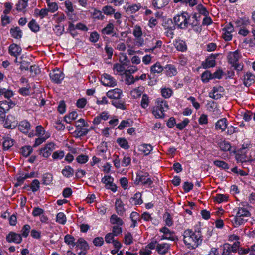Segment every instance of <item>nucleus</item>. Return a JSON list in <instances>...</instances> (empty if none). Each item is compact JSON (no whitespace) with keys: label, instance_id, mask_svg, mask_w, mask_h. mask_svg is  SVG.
Returning <instances> with one entry per match:
<instances>
[{"label":"nucleus","instance_id":"nucleus-7","mask_svg":"<svg viewBox=\"0 0 255 255\" xmlns=\"http://www.w3.org/2000/svg\"><path fill=\"white\" fill-rule=\"evenodd\" d=\"M101 82L105 86L114 87L117 84L116 80L110 75L106 73L101 76Z\"/></svg>","mask_w":255,"mask_h":255},{"label":"nucleus","instance_id":"nucleus-45","mask_svg":"<svg viewBox=\"0 0 255 255\" xmlns=\"http://www.w3.org/2000/svg\"><path fill=\"white\" fill-rule=\"evenodd\" d=\"M164 68L159 63H156L151 67V71L153 73H160L163 71Z\"/></svg>","mask_w":255,"mask_h":255},{"label":"nucleus","instance_id":"nucleus-32","mask_svg":"<svg viewBox=\"0 0 255 255\" xmlns=\"http://www.w3.org/2000/svg\"><path fill=\"white\" fill-rule=\"evenodd\" d=\"M189 25H191L193 29L196 32H200L201 28L200 26V22L198 20L191 19L189 21Z\"/></svg>","mask_w":255,"mask_h":255},{"label":"nucleus","instance_id":"nucleus-3","mask_svg":"<svg viewBox=\"0 0 255 255\" xmlns=\"http://www.w3.org/2000/svg\"><path fill=\"white\" fill-rule=\"evenodd\" d=\"M250 212L247 209L243 207L238 208V212L234 218V223L235 226H239L246 222L247 219L245 218L250 216Z\"/></svg>","mask_w":255,"mask_h":255},{"label":"nucleus","instance_id":"nucleus-48","mask_svg":"<svg viewBox=\"0 0 255 255\" xmlns=\"http://www.w3.org/2000/svg\"><path fill=\"white\" fill-rule=\"evenodd\" d=\"M50 137V135L49 134H46L45 136H41L40 137H39L35 139V143L34 144V147H36L42 144L47 139H48Z\"/></svg>","mask_w":255,"mask_h":255},{"label":"nucleus","instance_id":"nucleus-62","mask_svg":"<svg viewBox=\"0 0 255 255\" xmlns=\"http://www.w3.org/2000/svg\"><path fill=\"white\" fill-rule=\"evenodd\" d=\"M141 7L139 4H133L131 6H129L127 8V11L130 13H134L137 11Z\"/></svg>","mask_w":255,"mask_h":255},{"label":"nucleus","instance_id":"nucleus-36","mask_svg":"<svg viewBox=\"0 0 255 255\" xmlns=\"http://www.w3.org/2000/svg\"><path fill=\"white\" fill-rule=\"evenodd\" d=\"M130 202L135 205H140L143 203V201L141 199V194L139 192L136 193L130 199Z\"/></svg>","mask_w":255,"mask_h":255},{"label":"nucleus","instance_id":"nucleus-35","mask_svg":"<svg viewBox=\"0 0 255 255\" xmlns=\"http://www.w3.org/2000/svg\"><path fill=\"white\" fill-rule=\"evenodd\" d=\"M153 147L150 144H143L140 145V150L145 155H148L150 153Z\"/></svg>","mask_w":255,"mask_h":255},{"label":"nucleus","instance_id":"nucleus-16","mask_svg":"<svg viewBox=\"0 0 255 255\" xmlns=\"http://www.w3.org/2000/svg\"><path fill=\"white\" fill-rule=\"evenodd\" d=\"M155 104L156 105L154 107L162 110V112L164 113L169 109V105L167 102L162 98H157L156 100Z\"/></svg>","mask_w":255,"mask_h":255},{"label":"nucleus","instance_id":"nucleus-21","mask_svg":"<svg viewBox=\"0 0 255 255\" xmlns=\"http://www.w3.org/2000/svg\"><path fill=\"white\" fill-rule=\"evenodd\" d=\"M240 58L239 52L237 50L233 52H230L228 55V62L232 65L238 62Z\"/></svg>","mask_w":255,"mask_h":255},{"label":"nucleus","instance_id":"nucleus-63","mask_svg":"<svg viewBox=\"0 0 255 255\" xmlns=\"http://www.w3.org/2000/svg\"><path fill=\"white\" fill-rule=\"evenodd\" d=\"M52 156L54 159H61L64 156V152L62 150L55 151Z\"/></svg>","mask_w":255,"mask_h":255},{"label":"nucleus","instance_id":"nucleus-17","mask_svg":"<svg viewBox=\"0 0 255 255\" xmlns=\"http://www.w3.org/2000/svg\"><path fill=\"white\" fill-rule=\"evenodd\" d=\"M122 94V91L119 88H115L109 90L106 93L107 96L110 99H113V100L120 99Z\"/></svg>","mask_w":255,"mask_h":255},{"label":"nucleus","instance_id":"nucleus-53","mask_svg":"<svg viewBox=\"0 0 255 255\" xmlns=\"http://www.w3.org/2000/svg\"><path fill=\"white\" fill-rule=\"evenodd\" d=\"M56 221L60 224L63 225L65 224L66 222V217L65 215L62 212L58 213L56 216Z\"/></svg>","mask_w":255,"mask_h":255},{"label":"nucleus","instance_id":"nucleus-43","mask_svg":"<svg viewBox=\"0 0 255 255\" xmlns=\"http://www.w3.org/2000/svg\"><path fill=\"white\" fill-rule=\"evenodd\" d=\"M75 238L73 236L67 234L64 237V241L69 246H72V247H74L76 244V242H75Z\"/></svg>","mask_w":255,"mask_h":255},{"label":"nucleus","instance_id":"nucleus-59","mask_svg":"<svg viewBox=\"0 0 255 255\" xmlns=\"http://www.w3.org/2000/svg\"><path fill=\"white\" fill-rule=\"evenodd\" d=\"M13 145V140L11 139L7 138L4 140L3 142V147L4 150H8Z\"/></svg>","mask_w":255,"mask_h":255},{"label":"nucleus","instance_id":"nucleus-10","mask_svg":"<svg viewBox=\"0 0 255 255\" xmlns=\"http://www.w3.org/2000/svg\"><path fill=\"white\" fill-rule=\"evenodd\" d=\"M101 181L102 183L105 184L106 188L111 190L113 192L116 191L117 186L114 183H113V178L110 176H105L102 179Z\"/></svg>","mask_w":255,"mask_h":255},{"label":"nucleus","instance_id":"nucleus-37","mask_svg":"<svg viewBox=\"0 0 255 255\" xmlns=\"http://www.w3.org/2000/svg\"><path fill=\"white\" fill-rule=\"evenodd\" d=\"M110 222L112 224L117 225L116 226H121L123 224L122 220L115 214H113L111 216Z\"/></svg>","mask_w":255,"mask_h":255},{"label":"nucleus","instance_id":"nucleus-56","mask_svg":"<svg viewBox=\"0 0 255 255\" xmlns=\"http://www.w3.org/2000/svg\"><path fill=\"white\" fill-rule=\"evenodd\" d=\"M124 74L126 76L125 82L126 84L130 85L135 82L134 78L132 75L128 74L127 72H125Z\"/></svg>","mask_w":255,"mask_h":255},{"label":"nucleus","instance_id":"nucleus-29","mask_svg":"<svg viewBox=\"0 0 255 255\" xmlns=\"http://www.w3.org/2000/svg\"><path fill=\"white\" fill-rule=\"evenodd\" d=\"M115 208L117 213L119 215H122L124 211V204L122 200L120 199H117L115 202Z\"/></svg>","mask_w":255,"mask_h":255},{"label":"nucleus","instance_id":"nucleus-31","mask_svg":"<svg viewBox=\"0 0 255 255\" xmlns=\"http://www.w3.org/2000/svg\"><path fill=\"white\" fill-rule=\"evenodd\" d=\"M53 181V175L49 173L44 174L42 176V183L45 185H50Z\"/></svg>","mask_w":255,"mask_h":255},{"label":"nucleus","instance_id":"nucleus-24","mask_svg":"<svg viewBox=\"0 0 255 255\" xmlns=\"http://www.w3.org/2000/svg\"><path fill=\"white\" fill-rule=\"evenodd\" d=\"M255 76L250 72H247L244 76V84L249 86L255 82Z\"/></svg>","mask_w":255,"mask_h":255},{"label":"nucleus","instance_id":"nucleus-61","mask_svg":"<svg viewBox=\"0 0 255 255\" xmlns=\"http://www.w3.org/2000/svg\"><path fill=\"white\" fill-rule=\"evenodd\" d=\"M10 107L7 101H0V108L5 113L8 111Z\"/></svg>","mask_w":255,"mask_h":255},{"label":"nucleus","instance_id":"nucleus-8","mask_svg":"<svg viewBox=\"0 0 255 255\" xmlns=\"http://www.w3.org/2000/svg\"><path fill=\"white\" fill-rule=\"evenodd\" d=\"M52 81L55 83H60L64 78V75L59 69H55L49 74Z\"/></svg>","mask_w":255,"mask_h":255},{"label":"nucleus","instance_id":"nucleus-6","mask_svg":"<svg viewBox=\"0 0 255 255\" xmlns=\"http://www.w3.org/2000/svg\"><path fill=\"white\" fill-rule=\"evenodd\" d=\"M76 249L78 255H84L89 249V246L87 242L83 238H79L76 242Z\"/></svg>","mask_w":255,"mask_h":255},{"label":"nucleus","instance_id":"nucleus-46","mask_svg":"<svg viewBox=\"0 0 255 255\" xmlns=\"http://www.w3.org/2000/svg\"><path fill=\"white\" fill-rule=\"evenodd\" d=\"M102 11L107 15H111L115 13V9L111 6L106 5L102 8Z\"/></svg>","mask_w":255,"mask_h":255},{"label":"nucleus","instance_id":"nucleus-40","mask_svg":"<svg viewBox=\"0 0 255 255\" xmlns=\"http://www.w3.org/2000/svg\"><path fill=\"white\" fill-rule=\"evenodd\" d=\"M28 25L30 30L34 32H37L39 30V26L34 19L31 20Z\"/></svg>","mask_w":255,"mask_h":255},{"label":"nucleus","instance_id":"nucleus-13","mask_svg":"<svg viewBox=\"0 0 255 255\" xmlns=\"http://www.w3.org/2000/svg\"><path fill=\"white\" fill-rule=\"evenodd\" d=\"M21 48L18 45L13 43L10 45L8 48V52L11 56H14L16 58L20 55L21 53ZM17 58L15 61H16Z\"/></svg>","mask_w":255,"mask_h":255},{"label":"nucleus","instance_id":"nucleus-27","mask_svg":"<svg viewBox=\"0 0 255 255\" xmlns=\"http://www.w3.org/2000/svg\"><path fill=\"white\" fill-rule=\"evenodd\" d=\"M170 245L167 243L158 244L156 247V250L160 254H165L168 252Z\"/></svg>","mask_w":255,"mask_h":255},{"label":"nucleus","instance_id":"nucleus-15","mask_svg":"<svg viewBox=\"0 0 255 255\" xmlns=\"http://www.w3.org/2000/svg\"><path fill=\"white\" fill-rule=\"evenodd\" d=\"M224 89L223 87L215 86L213 88L212 91L209 93V96L214 99H218L222 96L221 93H223Z\"/></svg>","mask_w":255,"mask_h":255},{"label":"nucleus","instance_id":"nucleus-25","mask_svg":"<svg viewBox=\"0 0 255 255\" xmlns=\"http://www.w3.org/2000/svg\"><path fill=\"white\" fill-rule=\"evenodd\" d=\"M11 37L17 39H20L22 36V30L19 27L11 28L10 30Z\"/></svg>","mask_w":255,"mask_h":255},{"label":"nucleus","instance_id":"nucleus-34","mask_svg":"<svg viewBox=\"0 0 255 255\" xmlns=\"http://www.w3.org/2000/svg\"><path fill=\"white\" fill-rule=\"evenodd\" d=\"M116 141L121 148L124 149H128L129 148L128 141L125 138H118L117 139Z\"/></svg>","mask_w":255,"mask_h":255},{"label":"nucleus","instance_id":"nucleus-19","mask_svg":"<svg viewBox=\"0 0 255 255\" xmlns=\"http://www.w3.org/2000/svg\"><path fill=\"white\" fill-rule=\"evenodd\" d=\"M19 130L23 133H27L30 128V124L26 120L20 122L18 126Z\"/></svg>","mask_w":255,"mask_h":255},{"label":"nucleus","instance_id":"nucleus-57","mask_svg":"<svg viewBox=\"0 0 255 255\" xmlns=\"http://www.w3.org/2000/svg\"><path fill=\"white\" fill-rule=\"evenodd\" d=\"M119 61L121 64L125 65H128L130 63V61L125 54H121L119 57Z\"/></svg>","mask_w":255,"mask_h":255},{"label":"nucleus","instance_id":"nucleus-50","mask_svg":"<svg viewBox=\"0 0 255 255\" xmlns=\"http://www.w3.org/2000/svg\"><path fill=\"white\" fill-rule=\"evenodd\" d=\"M92 15L93 18L98 20H103L104 18V16L102 14V12L96 9H94Z\"/></svg>","mask_w":255,"mask_h":255},{"label":"nucleus","instance_id":"nucleus-20","mask_svg":"<svg viewBox=\"0 0 255 255\" xmlns=\"http://www.w3.org/2000/svg\"><path fill=\"white\" fill-rule=\"evenodd\" d=\"M164 70L167 76L172 77L177 74L176 67L172 64H167L164 67Z\"/></svg>","mask_w":255,"mask_h":255},{"label":"nucleus","instance_id":"nucleus-52","mask_svg":"<svg viewBox=\"0 0 255 255\" xmlns=\"http://www.w3.org/2000/svg\"><path fill=\"white\" fill-rule=\"evenodd\" d=\"M214 164L217 167L221 168L223 169H228L229 168L228 164L224 161L215 160L214 161Z\"/></svg>","mask_w":255,"mask_h":255},{"label":"nucleus","instance_id":"nucleus-39","mask_svg":"<svg viewBox=\"0 0 255 255\" xmlns=\"http://www.w3.org/2000/svg\"><path fill=\"white\" fill-rule=\"evenodd\" d=\"M112 104L115 106L117 108H119L122 110L126 109L124 102L119 99H115L112 101Z\"/></svg>","mask_w":255,"mask_h":255},{"label":"nucleus","instance_id":"nucleus-55","mask_svg":"<svg viewBox=\"0 0 255 255\" xmlns=\"http://www.w3.org/2000/svg\"><path fill=\"white\" fill-rule=\"evenodd\" d=\"M175 46L179 51L184 52L187 50V46L183 41H177L175 44Z\"/></svg>","mask_w":255,"mask_h":255},{"label":"nucleus","instance_id":"nucleus-2","mask_svg":"<svg viewBox=\"0 0 255 255\" xmlns=\"http://www.w3.org/2000/svg\"><path fill=\"white\" fill-rule=\"evenodd\" d=\"M190 17V15L188 13L183 12L174 17V22L178 28L185 29L189 26Z\"/></svg>","mask_w":255,"mask_h":255},{"label":"nucleus","instance_id":"nucleus-30","mask_svg":"<svg viewBox=\"0 0 255 255\" xmlns=\"http://www.w3.org/2000/svg\"><path fill=\"white\" fill-rule=\"evenodd\" d=\"M170 0H154L153 5L155 7L160 9L168 4Z\"/></svg>","mask_w":255,"mask_h":255},{"label":"nucleus","instance_id":"nucleus-22","mask_svg":"<svg viewBox=\"0 0 255 255\" xmlns=\"http://www.w3.org/2000/svg\"><path fill=\"white\" fill-rule=\"evenodd\" d=\"M160 231L163 233L167 237H170L174 239H169V240L172 241H177L178 240L177 237L175 235V232L169 230L166 227H163L160 229Z\"/></svg>","mask_w":255,"mask_h":255},{"label":"nucleus","instance_id":"nucleus-9","mask_svg":"<svg viewBox=\"0 0 255 255\" xmlns=\"http://www.w3.org/2000/svg\"><path fill=\"white\" fill-rule=\"evenodd\" d=\"M18 121L17 118L13 115L9 114L6 119L4 127L7 128H14L17 125Z\"/></svg>","mask_w":255,"mask_h":255},{"label":"nucleus","instance_id":"nucleus-5","mask_svg":"<svg viewBox=\"0 0 255 255\" xmlns=\"http://www.w3.org/2000/svg\"><path fill=\"white\" fill-rule=\"evenodd\" d=\"M149 176L148 173L140 171L137 174L135 183L138 184L140 182H141L144 185L150 186L153 183V181L150 178L148 177Z\"/></svg>","mask_w":255,"mask_h":255},{"label":"nucleus","instance_id":"nucleus-26","mask_svg":"<svg viewBox=\"0 0 255 255\" xmlns=\"http://www.w3.org/2000/svg\"><path fill=\"white\" fill-rule=\"evenodd\" d=\"M236 158L239 162H243L246 161L248 159L247 151L243 150H238L236 151Z\"/></svg>","mask_w":255,"mask_h":255},{"label":"nucleus","instance_id":"nucleus-51","mask_svg":"<svg viewBox=\"0 0 255 255\" xmlns=\"http://www.w3.org/2000/svg\"><path fill=\"white\" fill-rule=\"evenodd\" d=\"M196 9L198 11L199 14H202L205 16L209 14V12L207 9L202 4H198L196 6Z\"/></svg>","mask_w":255,"mask_h":255},{"label":"nucleus","instance_id":"nucleus-23","mask_svg":"<svg viewBox=\"0 0 255 255\" xmlns=\"http://www.w3.org/2000/svg\"><path fill=\"white\" fill-rule=\"evenodd\" d=\"M215 58L216 57L212 54L210 57L206 59L205 61L202 62V67L204 69L214 67L216 64L215 60Z\"/></svg>","mask_w":255,"mask_h":255},{"label":"nucleus","instance_id":"nucleus-33","mask_svg":"<svg viewBox=\"0 0 255 255\" xmlns=\"http://www.w3.org/2000/svg\"><path fill=\"white\" fill-rule=\"evenodd\" d=\"M114 30V24L112 23H108L107 26L102 30V34L110 35Z\"/></svg>","mask_w":255,"mask_h":255},{"label":"nucleus","instance_id":"nucleus-14","mask_svg":"<svg viewBox=\"0 0 255 255\" xmlns=\"http://www.w3.org/2000/svg\"><path fill=\"white\" fill-rule=\"evenodd\" d=\"M143 32L141 27L139 25H135L133 30V35L137 40V42L139 43L140 45L143 44V40H141Z\"/></svg>","mask_w":255,"mask_h":255},{"label":"nucleus","instance_id":"nucleus-42","mask_svg":"<svg viewBox=\"0 0 255 255\" xmlns=\"http://www.w3.org/2000/svg\"><path fill=\"white\" fill-rule=\"evenodd\" d=\"M46 3L47 4L48 12L50 11L51 13H54L58 9V5L56 2H50V0H46Z\"/></svg>","mask_w":255,"mask_h":255},{"label":"nucleus","instance_id":"nucleus-49","mask_svg":"<svg viewBox=\"0 0 255 255\" xmlns=\"http://www.w3.org/2000/svg\"><path fill=\"white\" fill-rule=\"evenodd\" d=\"M149 103V97L146 94H143L142 95V99L141 101V107L145 109L148 106Z\"/></svg>","mask_w":255,"mask_h":255},{"label":"nucleus","instance_id":"nucleus-60","mask_svg":"<svg viewBox=\"0 0 255 255\" xmlns=\"http://www.w3.org/2000/svg\"><path fill=\"white\" fill-rule=\"evenodd\" d=\"M220 147L221 149L224 151H229L231 148V146L229 142L224 141L220 142Z\"/></svg>","mask_w":255,"mask_h":255},{"label":"nucleus","instance_id":"nucleus-54","mask_svg":"<svg viewBox=\"0 0 255 255\" xmlns=\"http://www.w3.org/2000/svg\"><path fill=\"white\" fill-rule=\"evenodd\" d=\"M214 200L219 203L227 201L228 199V196L223 194H217L214 198Z\"/></svg>","mask_w":255,"mask_h":255},{"label":"nucleus","instance_id":"nucleus-12","mask_svg":"<svg viewBox=\"0 0 255 255\" xmlns=\"http://www.w3.org/2000/svg\"><path fill=\"white\" fill-rule=\"evenodd\" d=\"M6 241L9 243L14 242L19 244L22 241L21 235L13 232H10L6 237Z\"/></svg>","mask_w":255,"mask_h":255},{"label":"nucleus","instance_id":"nucleus-38","mask_svg":"<svg viewBox=\"0 0 255 255\" xmlns=\"http://www.w3.org/2000/svg\"><path fill=\"white\" fill-rule=\"evenodd\" d=\"M152 114L156 118L163 119L165 117V114L159 109L155 107L152 108Z\"/></svg>","mask_w":255,"mask_h":255},{"label":"nucleus","instance_id":"nucleus-18","mask_svg":"<svg viewBox=\"0 0 255 255\" xmlns=\"http://www.w3.org/2000/svg\"><path fill=\"white\" fill-rule=\"evenodd\" d=\"M228 124V121L226 118H221L216 123L215 129L220 130L222 132H223L227 128Z\"/></svg>","mask_w":255,"mask_h":255},{"label":"nucleus","instance_id":"nucleus-64","mask_svg":"<svg viewBox=\"0 0 255 255\" xmlns=\"http://www.w3.org/2000/svg\"><path fill=\"white\" fill-rule=\"evenodd\" d=\"M232 250L230 244L226 243L223 245V251L222 255H229L231 253Z\"/></svg>","mask_w":255,"mask_h":255},{"label":"nucleus","instance_id":"nucleus-41","mask_svg":"<svg viewBox=\"0 0 255 255\" xmlns=\"http://www.w3.org/2000/svg\"><path fill=\"white\" fill-rule=\"evenodd\" d=\"M212 79H213L212 74L209 71H205L201 75V79L204 83H207Z\"/></svg>","mask_w":255,"mask_h":255},{"label":"nucleus","instance_id":"nucleus-1","mask_svg":"<svg viewBox=\"0 0 255 255\" xmlns=\"http://www.w3.org/2000/svg\"><path fill=\"white\" fill-rule=\"evenodd\" d=\"M183 241L189 249H195L202 244L203 237L200 231L194 232L187 229L183 233Z\"/></svg>","mask_w":255,"mask_h":255},{"label":"nucleus","instance_id":"nucleus-28","mask_svg":"<svg viewBox=\"0 0 255 255\" xmlns=\"http://www.w3.org/2000/svg\"><path fill=\"white\" fill-rule=\"evenodd\" d=\"M74 169L70 166H66L62 169L61 173L66 178H71L74 175Z\"/></svg>","mask_w":255,"mask_h":255},{"label":"nucleus","instance_id":"nucleus-58","mask_svg":"<svg viewBox=\"0 0 255 255\" xmlns=\"http://www.w3.org/2000/svg\"><path fill=\"white\" fill-rule=\"evenodd\" d=\"M40 187V182L37 179H34L31 183L30 188L33 192L38 191Z\"/></svg>","mask_w":255,"mask_h":255},{"label":"nucleus","instance_id":"nucleus-44","mask_svg":"<svg viewBox=\"0 0 255 255\" xmlns=\"http://www.w3.org/2000/svg\"><path fill=\"white\" fill-rule=\"evenodd\" d=\"M174 3L181 2L183 4H188L191 7L197 4V0H173Z\"/></svg>","mask_w":255,"mask_h":255},{"label":"nucleus","instance_id":"nucleus-47","mask_svg":"<svg viewBox=\"0 0 255 255\" xmlns=\"http://www.w3.org/2000/svg\"><path fill=\"white\" fill-rule=\"evenodd\" d=\"M21 153L25 157L28 156L32 151V148L31 146H26L21 148Z\"/></svg>","mask_w":255,"mask_h":255},{"label":"nucleus","instance_id":"nucleus-4","mask_svg":"<svg viewBox=\"0 0 255 255\" xmlns=\"http://www.w3.org/2000/svg\"><path fill=\"white\" fill-rule=\"evenodd\" d=\"M75 126L76 129L74 131L76 137H81L88 134L89 129L83 128V127L87 126L83 119H80L75 122Z\"/></svg>","mask_w":255,"mask_h":255},{"label":"nucleus","instance_id":"nucleus-11","mask_svg":"<svg viewBox=\"0 0 255 255\" xmlns=\"http://www.w3.org/2000/svg\"><path fill=\"white\" fill-rule=\"evenodd\" d=\"M54 149L55 144L53 142L48 143L40 150V154L45 158H48Z\"/></svg>","mask_w":255,"mask_h":255}]
</instances>
